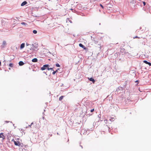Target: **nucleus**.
Segmentation results:
<instances>
[{"label":"nucleus","instance_id":"4468645a","mask_svg":"<svg viewBox=\"0 0 151 151\" xmlns=\"http://www.w3.org/2000/svg\"><path fill=\"white\" fill-rule=\"evenodd\" d=\"M143 62L144 63H145L146 64H148V63L149 62H148L147 61H146V60H144L143 61Z\"/></svg>","mask_w":151,"mask_h":151},{"label":"nucleus","instance_id":"4be33fe9","mask_svg":"<svg viewBox=\"0 0 151 151\" xmlns=\"http://www.w3.org/2000/svg\"><path fill=\"white\" fill-rule=\"evenodd\" d=\"M140 38V37H137V36H136V37H134V38Z\"/></svg>","mask_w":151,"mask_h":151},{"label":"nucleus","instance_id":"bb28decb","mask_svg":"<svg viewBox=\"0 0 151 151\" xmlns=\"http://www.w3.org/2000/svg\"><path fill=\"white\" fill-rule=\"evenodd\" d=\"M1 65V62L0 61V66Z\"/></svg>","mask_w":151,"mask_h":151},{"label":"nucleus","instance_id":"1a4fd4ad","mask_svg":"<svg viewBox=\"0 0 151 151\" xmlns=\"http://www.w3.org/2000/svg\"><path fill=\"white\" fill-rule=\"evenodd\" d=\"M19 65L22 66L24 64V63L22 61H20L19 63Z\"/></svg>","mask_w":151,"mask_h":151},{"label":"nucleus","instance_id":"f03ea898","mask_svg":"<svg viewBox=\"0 0 151 151\" xmlns=\"http://www.w3.org/2000/svg\"><path fill=\"white\" fill-rule=\"evenodd\" d=\"M49 66L48 65H44L40 69L41 70H43L46 69V68H48Z\"/></svg>","mask_w":151,"mask_h":151},{"label":"nucleus","instance_id":"2f4dec72","mask_svg":"<svg viewBox=\"0 0 151 151\" xmlns=\"http://www.w3.org/2000/svg\"><path fill=\"white\" fill-rule=\"evenodd\" d=\"M59 70V68L57 70Z\"/></svg>","mask_w":151,"mask_h":151},{"label":"nucleus","instance_id":"a878e982","mask_svg":"<svg viewBox=\"0 0 151 151\" xmlns=\"http://www.w3.org/2000/svg\"><path fill=\"white\" fill-rule=\"evenodd\" d=\"M33 124V122H32L31 123V125H32V124Z\"/></svg>","mask_w":151,"mask_h":151},{"label":"nucleus","instance_id":"cd10ccee","mask_svg":"<svg viewBox=\"0 0 151 151\" xmlns=\"http://www.w3.org/2000/svg\"><path fill=\"white\" fill-rule=\"evenodd\" d=\"M5 122H9V121L7 122V121H6Z\"/></svg>","mask_w":151,"mask_h":151},{"label":"nucleus","instance_id":"f8f14e48","mask_svg":"<svg viewBox=\"0 0 151 151\" xmlns=\"http://www.w3.org/2000/svg\"><path fill=\"white\" fill-rule=\"evenodd\" d=\"M33 32L35 34H36L37 33V31L36 30H34L33 31Z\"/></svg>","mask_w":151,"mask_h":151},{"label":"nucleus","instance_id":"9d476101","mask_svg":"<svg viewBox=\"0 0 151 151\" xmlns=\"http://www.w3.org/2000/svg\"><path fill=\"white\" fill-rule=\"evenodd\" d=\"M37 61V59L36 58H34L32 59V61L33 62H36Z\"/></svg>","mask_w":151,"mask_h":151},{"label":"nucleus","instance_id":"b1692460","mask_svg":"<svg viewBox=\"0 0 151 151\" xmlns=\"http://www.w3.org/2000/svg\"><path fill=\"white\" fill-rule=\"evenodd\" d=\"M143 3L144 5L145 6L146 5V3L144 1H143Z\"/></svg>","mask_w":151,"mask_h":151},{"label":"nucleus","instance_id":"2eb2a0df","mask_svg":"<svg viewBox=\"0 0 151 151\" xmlns=\"http://www.w3.org/2000/svg\"><path fill=\"white\" fill-rule=\"evenodd\" d=\"M55 66L57 67H60V65L58 63L56 64Z\"/></svg>","mask_w":151,"mask_h":151},{"label":"nucleus","instance_id":"393cba45","mask_svg":"<svg viewBox=\"0 0 151 151\" xmlns=\"http://www.w3.org/2000/svg\"><path fill=\"white\" fill-rule=\"evenodd\" d=\"M31 126H32V125H29L28 127H31Z\"/></svg>","mask_w":151,"mask_h":151},{"label":"nucleus","instance_id":"0eeeda50","mask_svg":"<svg viewBox=\"0 0 151 151\" xmlns=\"http://www.w3.org/2000/svg\"><path fill=\"white\" fill-rule=\"evenodd\" d=\"M27 3L26 1H24L21 4V6H23L26 5L27 4Z\"/></svg>","mask_w":151,"mask_h":151},{"label":"nucleus","instance_id":"6e6552de","mask_svg":"<svg viewBox=\"0 0 151 151\" xmlns=\"http://www.w3.org/2000/svg\"><path fill=\"white\" fill-rule=\"evenodd\" d=\"M89 80L90 81L93 82V83H94L95 81V80H94V79L93 78H89Z\"/></svg>","mask_w":151,"mask_h":151},{"label":"nucleus","instance_id":"f3484780","mask_svg":"<svg viewBox=\"0 0 151 151\" xmlns=\"http://www.w3.org/2000/svg\"><path fill=\"white\" fill-rule=\"evenodd\" d=\"M13 65L12 63H10L9 65V66L10 67H12L13 66Z\"/></svg>","mask_w":151,"mask_h":151},{"label":"nucleus","instance_id":"c85d7f7f","mask_svg":"<svg viewBox=\"0 0 151 151\" xmlns=\"http://www.w3.org/2000/svg\"><path fill=\"white\" fill-rule=\"evenodd\" d=\"M70 10H73V9H70Z\"/></svg>","mask_w":151,"mask_h":151},{"label":"nucleus","instance_id":"9b49d317","mask_svg":"<svg viewBox=\"0 0 151 151\" xmlns=\"http://www.w3.org/2000/svg\"><path fill=\"white\" fill-rule=\"evenodd\" d=\"M63 97H64L63 96H61L59 98V100L60 101L62 100L63 99Z\"/></svg>","mask_w":151,"mask_h":151},{"label":"nucleus","instance_id":"c756f323","mask_svg":"<svg viewBox=\"0 0 151 151\" xmlns=\"http://www.w3.org/2000/svg\"><path fill=\"white\" fill-rule=\"evenodd\" d=\"M137 81H135V82H137Z\"/></svg>","mask_w":151,"mask_h":151},{"label":"nucleus","instance_id":"a211bd4d","mask_svg":"<svg viewBox=\"0 0 151 151\" xmlns=\"http://www.w3.org/2000/svg\"><path fill=\"white\" fill-rule=\"evenodd\" d=\"M100 6L101 7L102 9H104V7L101 4H100Z\"/></svg>","mask_w":151,"mask_h":151},{"label":"nucleus","instance_id":"f257e3e1","mask_svg":"<svg viewBox=\"0 0 151 151\" xmlns=\"http://www.w3.org/2000/svg\"><path fill=\"white\" fill-rule=\"evenodd\" d=\"M12 141H13L14 142V144L16 146H20L21 145V143L18 141H15L14 140V139H13L12 140Z\"/></svg>","mask_w":151,"mask_h":151},{"label":"nucleus","instance_id":"ddd939ff","mask_svg":"<svg viewBox=\"0 0 151 151\" xmlns=\"http://www.w3.org/2000/svg\"><path fill=\"white\" fill-rule=\"evenodd\" d=\"M58 72V70H56L55 71H54L53 73H52V74L53 75H54L55 74V73Z\"/></svg>","mask_w":151,"mask_h":151},{"label":"nucleus","instance_id":"7c9ffc66","mask_svg":"<svg viewBox=\"0 0 151 151\" xmlns=\"http://www.w3.org/2000/svg\"><path fill=\"white\" fill-rule=\"evenodd\" d=\"M26 45H28V44H27H27H26Z\"/></svg>","mask_w":151,"mask_h":151},{"label":"nucleus","instance_id":"dca6fc26","mask_svg":"<svg viewBox=\"0 0 151 151\" xmlns=\"http://www.w3.org/2000/svg\"><path fill=\"white\" fill-rule=\"evenodd\" d=\"M125 50V49L124 48H122L121 49V52H123V51H124Z\"/></svg>","mask_w":151,"mask_h":151},{"label":"nucleus","instance_id":"5701e85b","mask_svg":"<svg viewBox=\"0 0 151 151\" xmlns=\"http://www.w3.org/2000/svg\"><path fill=\"white\" fill-rule=\"evenodd\" d=\"M149 66H151V63L150 62H148V64Z\"/></svg>","mask_w":151,"mask_h":151},{"label":"nucleus","instance_id":"aec40b11","mask_svg":"<svg viewBox=\"0 0 151 151\" xmlns=\"http://www.w3.org/2000/svg\"><path fill=\"white\" fill-rule=\"evenodd\" d=\"M47 69L48 70H52V68H49L48 67L47 68Z\"/></svg>","mask_w":151,"mask_h":151},{"label":"nucleus","instance_id":"7ed1b4c3","mask_svg":"<svg viewBox=\"0 0 151 151\" xmlns=\"http://www.w3.org/2000/svg\"><path fill=\"white\" fill-rule=\"evenodd\" d=\"M0 138H2L3 139H5V136L4 135L3 133H0Z\"/></svg>","mask_w":151,"mask_h":151},{"label":"nucleus","instance_id":"6ab92c4d","mask_svg":"<svg viewBox=\"0 0 151 151\" xmlns=\"http://www.w3.org/2000/svg\"><path fill=\"white\" fill-rule=\"evenodd\" d=\"M21 24H23V25H26V24H27L25 23V22H22L21 23Z\"/></svg>","mask_w":151,"mask_h":151},{"label":"nucleus","instance_id":"412c9836","mask_svg":"<svg viewBox=\"0 0 151 151\" xmlns=\"http://www.w3.org/2000/svg\"><path fill=\"white\" fill-rule=\"evenodd\" d=\"M94 111V109H92L91 110V112H93Z\"/></svg>","mask_w":151,"mask_h":151},{"label":"nucleus","instance_id":"20e7f679","mask_svg":"<svg viewBox=\"0 0 151 151\" xmlns=\"http://www.w3.org/2000/svg\"><path fill=\"white\" fill-rule=\"evenodd\" d=\"M6 44V42L5 41H3L2 45L1 46V47L2 48H4V47L5 45Z\"/></svg>","mask_w":151,"mask_h":151},{"label":"nucleus","instance_id":"39448f33","mask_svg":"<svg viewBox=\"0 0 151 151\" xmlns=\"http://www.w3.org/2000/svg\"><path fill=\"white\" fill-rule=\"evenodd\" d=\"M79 46L83 48L84 50H86V48L82 44L80 43L79 44Z\"/></svg>","mask_w":151,"mask_h":151},{"label":"nucleus","instance_id":"423d86ee","mask_svg":"<svg viewBox=\"0 0 151 151\" xmlns=\"http://www.w3.org/2000/svg\"><path fill=\"white\" fill-rule=\"evenodd\" d=\"M25 46V44L24 43H22L21 45L20 49H22L24 48Z\"/></svg>","mask_w":151,"mask_h":151}]
</instances>
